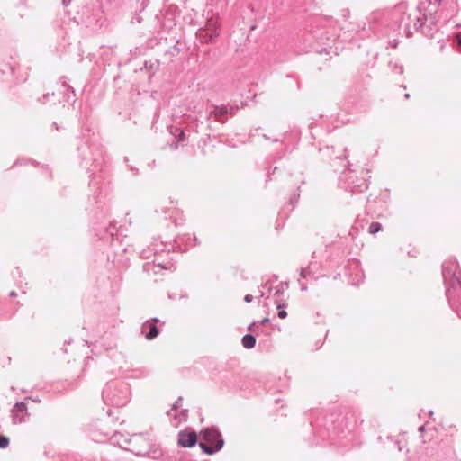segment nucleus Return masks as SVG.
Segmentation results:
<instances>
[{
	"instance_id": "obj_1",
	"label": "nucleus",
	"mask_w": 461,
	"mask_h": 461,
	"mask_svg": "<svg viewBox=\"0 0 461 461\" xmlns=\"http://www.w3.org/2000/svg\"><path fill=\"white\" fill-rule=\"evenodd\" d=\"M200 447L208 455L220 450L223 445L220 433L213 429H206L201 433Z\"/></svg>"
},
{
	"instance_id": "obj_2",
	"label": "nucleus",
	"mask_w": 461,
	"mask_h": 461,
	"mask_svg": "<svg viewBox=\"0 0 461 461\" xmlns=\"http://www.w3.org/2000/svg\"><path fill=\"white\" fill-rule=\"evenodd\" d=\"M219 23L216 19H208L204 28L197 32V37L202 42L211 43L218 36Z\"/></svg>"
},
{
	"instance_id": "obj_3",
	"label": "nucleus",
	"mask_w": 461,
	"mask_h": 461,
	"mask_svg": "<svg viewBox=\"0 0 461 461\" xmlns=\"http://www.w3.org/2000/svg\"><path fill=\"white\" fill-rule=\"evenodd\" d=\"M197 442V434L194 431L183 430L178 433L177 444L182 447H191Z\"/></svg>"
},
{
	"instance_id": "obj_4",
	"label": "nucleus",
	"mask_w": 461,
	"mask_h": 461,
	"mask_svg": "<svg viewBox=\"0 0 461 461\" xmlns=\"http://www.w3.org/2000/svg\"><path fill=\"white\" fill-rule=\"evenodd\" d=\"M242 345L246 348H252L255 347L256 345V339L254 338V336L252 335H245L243 338H242Z\"/></svg>"
},
{
	"instance_id": "obj_5",
	"label": "nucleus",
	"mask_w": 461,
	"mask_h": 461,
	"mask_svg": "<svg viewBox=\"0 0 461 461\" xmlns=\"http://www.w3.org/2000/svg\"><path fill=\"white\" fill-rule=\"evenodd\" d=\"M158 335V329L156 325L152 324L149 329V332L146 335L147 339H153Z\"/></svg>"
},
{
	"instance_id": "obj_6",
	"label": "nucleus",
	"mask_w": 461,
	"mask_h": 461,
	"mask_svg": "<svg viewBox=\"0 0 461 461\" xmlns=\"http://www.w3.org/2000/svg\"><path fill=\"white\" fill-rule=\"evenodd\" d=\"M382 230V226L378 222H372L368 228L370 234H375Z\"/></svg>"
},
{
	"instance_id": "obj_7",
	"label": "nucleus",
	"mask_w": 461,
	"mask_h": 461,
	"mask_svg": "<svg viewBox=\"0 0 461 461\" xmlns=\"http://www.w3.org/2000/svg\"><path fill=\"white\" fill-rule=\"evenodd\" d=\"M277 309H278V317L280 319H285L287 316V312L285 310L284 305L278 304Z\"/></svg>"
},
{
	"instance_id": "obj_8",
	"label": "nucleus",
	"mask_w": 461,
	"mask_h": 461,
	"mask_svg": "<svg viewBox=\"0 0 461 461\" xmlns=\"http://www.w3.org/2000/svg\"><path fill=\"white\" fill-rule=\"evenodd\" d=\"M9 445V438L5 436H0V448H5Z\"/></svg>"
},
{
	"instance_id": "obj_9",
	"label": "nucleus",
	"mask_w": 461,
	"mask_h": 461,
	"mask_svg": "<svg viewBox=\"0 0 461 461\" xmlns=\"http://www.w3.org/2000/svg\"><path fill=\"white\" fill-rule=\"evenodd\" d=\"M14 410L16 411H24L27 410V406L25 402H18L14 406Z\"/></svg>"
},
{
	"instance_id": "obj_10",
	"label": "nucleus",
	"mask_w": 461,
	"mask_h": 461,
	"mask_svg": "<svg viewBox=\"0 0 461 461\" xmlns=\"http://www.w3.org/2000/svg\"><path fill=\"white\" fill-rule=\"evenodd\" d=\"M253 297L251 294H247L244 298V300L247 302V303H250L252 301Z\"/></svg>"
},
{
	"instance_id": "obj_11",
	"label": "nucleus",
	"mask_w": 461,
	"mask_h": 461,
	"mask_svg": "<svg viewBox=\"0 0 461 461\" xmlns=\"http://www.w3.org/2000/svg\"><path fill=\"white\" fill-rule=\"evenodd\" d=\"M268 321H269L268 318H265V319H263L262 323L265 324V323L268 322Z\"/></svg>"
},
{
	"instance_id": "obj_12",
	"label": "nucleus",
	"mask_w": 461,
	"mask_h": 461,
	"mask_svg": "<svg viewBox=\"0 0 461 461\" xmlns=\"http://www.w3.org/2000/svg\"><path fill=\"white\" fill-rule=\"evenodd\" d=\"M10 295H11L12 297H14V296H16V295H17V294H16L15 292H12V293L10 294Z\"/></svg>"
}]
</instances>
